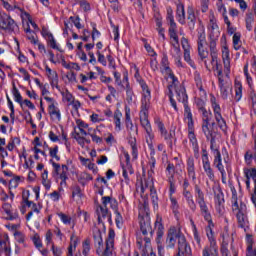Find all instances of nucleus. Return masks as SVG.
Listing matches in <instances>:
<instances>
[{
	"label": "nucleus",
	"instance_id": "nucleus-1",
	"mask_svg": "<svg viewBox=\"0 0 256 256\" xmlns=\"http://www.w3.org/2000/svg\"><path fill=\"white\" fill-rule=\"evenodd\" d=\"M140 87L142 88V110L140 111V123L147 133V137L150 141H153L155 135L153 134V129L151 128V123L149 122V107H151V90L147 83L140 80Z\"/></svg>",
	"mask_w": 256,
	"mask_h": 256
},
{
	"label": "nucleus",
	"instance_id": "nucleus-2",
	"mask_svg": "<svg viewBox=\"0 0 256 256\" xmlns=\"http://www.w3.org/2000/svg\"><path fill=\"white\" fill-rule=\"evenodd\" d=\"M208 30V47L210 51L211 65L215 68L217 75H221L223 74V70L221 68V65H219V61L217 60L219 58V49L217 48V41H219V35H221V32L219 31V26L217 25V22H215V20L210 19Z\"/></svg>",
	"mask_w": 256,
	"mask_h": 256
},
{
	"label": "nucleus",
	"instance_id": "nucleus-3",
	"mask_svg": "<svg viewBox=\"0 0 256 256\" xmlns=\"http://www.w3.org/2000/svg\"><path fill=\"white\" fill-rule=\"evenodd\" d=\"M93 239L97 255L110 256L113 254V249L115 247V230H109L105 246L103 245V233L99 228L93 230Z\"/></svg>",
	"mask_w": 256,
	"mask_h": 256
},
{
	"label": "nucleus",
	"instance_id": "nucleus-4",
	"mask_svg": "<svg viewBox=\"0 0 256 256\" xmlns=\"http://www.w3.org/2000/svg\"><path fill=\"white\" fill-rule=\"evenodd\" d=\"M178 83H179V80H177V82L175 83L172 82V84L168 86V91H169L168 97L173 109H175L176 111H179V108H177V102L175 101V99H173V89L175 90L176 99L177 101H179V103H183V105H187V99H188L185 86L183 85L177 86Z\"/></svg>",
	"mask_w": 256,
	"mask_h": 256
},
{
	"label": "nucleus",
	"instance_id": "nucleus-5",
	"mask_svg": "<svg viewBox=\"0 0 256 256\" xmlns=\"http://www.w3.org/2000/svg\"><path fill=\"white\" fill-rule=\"evenodd\" d=\"M107 205H114L117 207V200L111 198V196L102 197V205L98 204L96 206V215L98 217V223H103V219H107L108 223H113L111 219V213H109V209H107Z\"/></svg>",
	"mask_w": 256,
	"mask_h": 256
},
{
	"label": "nucleus",
	"instance_id": "nucleus-6",
	"mask_svg": "<svg viewBox=\"0 0 256 256\" xmlns=\"http://www.w3.org/2000/svg\"><path fill=\"white\" fill-rule=\"evenodd\" d=\"M205 45H207V36L205 35V28L202 27L200 31H198V39H197V49L198 55L201 61H204V65L206 69L209 70V65L207 64V57H209V51L205 49Z\"/></svg>",
	"mask_w": 256,
	"mask_h": 256
},
{
	"label": "nucleus",
	"instance_id": "nucleus-7",
	"mask_svg": "<svg viewBox=\"0 0 256 256\" xmlns=\"http://www.w3.org/2000/svg\"><path fill=\"white\" fill-rule=\"evenodd\" d=\"M145 214L139 213L138 219L140 223V230L142 235H149L153 237V228L151 227V217H149V212H147V206H144Z\"/></svg>",
	"mask_w": 256,
	"mask_h": 256
},
{
	"label": "nucleus",
	"instance_id": "nucleus-8",
	"mask_svg": "<svg viewBox=\"0 0 256 256\" xmlns=\"http://www.w3.org/2000/svg\"><path fill=\"white\" fill-rule=\"evenodd\" d=\"M18 28L17 23L8 14H1L0 16V29L2 31H8V33H13Z\"/></svg>",
	"mask_w": 256,
	"mask_h": 256
},
{
	"label": "nucleus",
	"instance_id": "nucleus-9",
	"mask_svg": "<svg viewBox=\"0 0 256 256\" xmlns=\"http://www.w3.org/2000/svg\"><path fill=\"white\" fill-rule=\"evenodd\" d=\"M238 227L247 231L249 229V218H247V205L245 203L240 204V208L236 214Z\"/></svg>",
	"mask_w": 256,
	"mask_h": 256
},
{
	"label": "nucleus",
	"instance_id": "nucleus-10",
	"mask_svg": "<svg viewBox=\"0 0 256 256\" xmlns=\"http://www.w3.org/2000/svg\"><path fill=\"white\" fill-rule=\"evenodd\" d=\"M211 103L214 111V117L219 129H221V131H227V122H225V119L221 115V106L215 102V98L211 99Z\"/></svg>",
	"mask_w": 256,
	"mask_h": 256
},
{
	"label": "nucleus",
	"instance_id": "nucleus-11",
	"mask_svg": "<svg viewBox=\"0 0 256 256\" xmlns=\"http://www.w3.org/2000/svg\"><path fill=\"white\" fill-rule=\"evenodd\" d=\"M202 163L203 169L210 181H215V172H213V168H211V162H209V154H207V150H202Z\"/></svg>",
	"mask_w": 256,
	"mask_h": 256
},
{
	"label": "nucleus",
	"instance_id": "nucleus-12",
	"mask_svg": "<svg viewBox=\"0 0 256 256\" xmlns=\"http://www.w3.org/2000/svg\"><path fill=\"white\" fill-rule=\"evenodd\" d=\"M202 131H203L207 140L217 139V126H215V122L203 123L202 124Z\"/></svg>",
	"mask_w": 256,
	"mask_h": 256
},
{
	"label": "nucleus",
	"instance_id": "nucleus-13",
	"mask_svg": "<svg viewBox=\"0 0 256 256\" xmlns=\"http://www.w3.org/2000/svg\"><path fill=\"white\" fill-rule=\"evenodd\" d=\"M200 207L201 215L204 217L205 221H207L210 227H215L213 224V219L211 218V212H209V206H207V202L205 200H200L197 202Z\"/></svg>",
	"mask_w": 256,
	"mask_h": 256
},
{
	"label": "nucleus",
	"instance_id": "nucleus-14",
	"mask_svg": "<svg viewBox=\"0 0 256 256\" xmlns=\"http://www.w3.org/2000/svg\"><path fill=\"white\" fill-rule=\"evenodd\" d=\"M170 39H172L171 45L177 57L181 55V46L179 45V36L177 35V30L168 31Z\"/></svg>",
	"mask_w": 256,
	"mask_h": 256
},
{
	"label": "nucleus",
	"instance_id": "nucleus-15",
	"mask_svg": "<svg viewBox=\"0 0 256 256\" xmlns=\"http://www.w3.org/2000/svg\"><path fill=\"white\" fill-rule=\"evenodd\" d=\"M179 235H181V231H177L175 228L170 229L166 240L167 247L173 249L177 240L179 241Z\"/></svg>",
	"mask_w": 256,
	"mask_h": 256
},
{
	"label": "nucleus",
	"instance_id": "nucleus-16",
	"mask_svg": "<svg viewBox=\"0 0 256 256\" xmlns=\"http://www.w3.org/2000/svg\"><path fill=\"white\" fill-rule=\"evenodd\" d=\"M161 65L163 69L162 71H164V73L170 77L174 84L177 83V77H175V74H173V70H171V68L169 67V59L167 58V56H163L161 60Z\"/></svg>",
	"mask_w": 256,
	"mask_h": 256
},
{
	"label": "nucleus",
	"instance_id": "nucleus-17",
	"mask_svg": "<svg viewBox=\"0 0 256 256\" xmlns=\"http://www.w3.org/2000/svg\"><path fill=\"white\" fill-rule=\"evenodd\" d=\"M45 70L48 75L51 87L59 89V75L57 74V72L51 70V68H49L47 65L45 66Z\"/></svg>",
	"mask_w": 256,
	"mask_h": 256
},
{
	"label": "nucleus",
	"instance_id": "nucleus-18",
	"mask_svg": "<svg viewBox=\"0 0 256 256\" xmlns=\"http://www.w3.org/2000/svg\"><path fill=\"white\" fill-rule=\"evenodd\" d=\"M222 59L224 63V72L226 75H229L231 73V60L229 58V48L224 47L222 49Z\"/></svg>",
	"mask_w": 256,
	"mask_h": 256
},
{
	"label": "nucleus",
	"instance_id": "nucleus-19",
	"mask_svg": "<svg viewBox=\"0 0 256 256\" xmlns=\"http://www.w3.org/2000/svg\"><path fill=\"white\" fill-rule=\"evenodd\" d=\"M202 256H219L217 243L211 242L210 246H206L202 251Z\"/></svg>",
	"mask_w": 256,
	"mask_h": 256
},
{
	"label": "nucleus",
	"instance_id": "nucleus-20",
	"mask_svg": "<svg viewBox=\"0 0 256 256\" xmlns=\"http://www.w3.org/2000/svg\"><path fill=\"white\" fill-rule=\"evenodd\" d=\"M188 138L192 143L194 151H199V143L197 142V137L195 136V126H188Z\"/></svg>",
	"mask_w": 256,
	"mask_h": 256
},
{
	"label": "nucleus",
	"instance_id": "nucleus-21",
	"mask_svg": "<svg viewBox=\"0 0 256 256\" xmlns=\"http://www.w3.org/2000/svg\"><path fill=\"white\" fill-rule=\"evenodd\" d=\"M48 113L53 121H61V111H59V108L54 103L48 106Z\"/></svg>",
	"mask_w": 256,
	"mask_h": 256
},
{
	"label": "nucleus",
	"instance_id": "nucleus-22",
	"mask_svg": "<svg viewBox=\"0 0 256 256\" xmlns=\"http://www.w3.org/2000/svg\"><path fill=\"white\" fill-rule=\"evenodd\" d=\"M187 20L190 29H195V23H197V17L195 16V10L193 7H188L187 9Z\"/></svg>",
	"mask_w": 256,
	"mask_h": 256
},
{
	"label": "nucleus",
	"instance_id": "nucleus-23",
	"mask_svg": "<svg viewBox=\"0 0 256 256\" xmlns=\"http://www.w3.org/2000/svg\"><path fill=\"white\" fill-rule=\"evenodd\" d=\"M79 132H75L74 139L77 141L78 145L81 147L85 146V137H87L88 133L85 129H78Z\"/></svg>",
	"mask_w": 256,
	"mask_h": 256
},
{
	"label": "nucleus",
	"instance_id": "nucleus-24",
	"mask_svg": "<svg viewBox=\"0 0 256 256\" xmlns=\"http://www.w3.org/2000/svg\"><path fill=\"white\" fill-rule=\"evenodd\" d=\"M3 211H5L6 215L8 217H6V219L8 221H13V219H17V217H19V214L17 212L12 213L11 212V204L9 203H4L2 206Z\"/></svg>",
	"mask_w": 256,
	"mask_h": 256
},
{
	"label": "nucleus",
	"instance_id": "nucleus-25",
	"mask_svg": "<svg viewBox=\"0 0 256 256\" xmlns=\"http://www.w3.org/2000/svg\"><path fill=\"white\" fill-rule=\"evenodd\" d=\"M184 117L187 119L188 127H195L193 122V113H191V108H189V105L187 104H184Z\"/></svg>",
	"mask_w": 256,
	"mask_h": 256
},
{
	"label": "nucleus",
	"instance_id": "nucleus-26",
	"mask_svg": "<svg viewBox=\"0 0 256 256\" xmlns=\"http://www.w3.org/2000/svg\"><path fill=\"white\" fill-rule=\"evenodd\" d=\"M176 15L178 22L181 25H185V6L182 3L177 5Z\"/></svg>",
	"mask_w": 256,
	"mask_h": 256
},
{
	"label": "nucleus",
	"instance_id": "nucleus-27",
	"mask_svg": "<svg viewBox=\"0 0 256 256\" xmlns=\"http://www.w3.org/2000/svg\"><path fill=\"white\" fill-rule=\"evenodd\" d=\"M69 173V167L65 164L62 165V170L58 176V179H61L60 185H66L67 179H69V176H67Z\"/></svg>",
	"mask_w": 256,
	"mask_h": 256
},
{
	"label": "nucleus",
	"instance_id": "nucleus-28",
	"mask_svg": "<svg viewBox=\"0 0 256 256\" xmlns=\"http://www.w3.org/2000/svg\"><path fill=\"white\" fill-rule=\"evenodd\" d=\"M167 21L169 23L168 31H177V23H175V18L173 17V10L170 9L167 12Z\"/></svg>",
	"mask_w": 256,
	"mask_h": 256
},
{
	"label": "nucleus",
	"instance_id": "nucleus-29",
	"mask_svg": "<svg viewBox=\"0 0 256 256\" xmlns=\"http://www.w3.org/2000/svg\"><path fill=\"white\" fill-rule=\"evenodd\" d=\"M155 229L157 230V241L161 239L164 235L165 228L163 227V224L161 223V218H157L155 222Z\"/></svg>",
	"mask_w": 256,
	"mask_h": 256
},
{
	"label": "nucleus",
	"instance_id": "nucleus-30",
	"mask_svg": "<svg viewBox=\"0 0 256 256\" xmlns=\"http://www.w3.org/2000/svg\"><path fill=\"white\" fill-rule=\"evenodd\" d=\"M215 203L218 207H223V204L225 203V195L221 189H218L215 193Z\"/></svg>",
	"mask_w": 256,
	"mask_h": 256
},
{
	"label": "nucleus",
	"instance_id": "nucleus-31",
	"mask_svg": "<svg viewBox=\"0 0 256 256\" xmlns=\"http://www.w3.org/2000/svg\"><path fill=\"white\" fill-rule=\"evenodd\" d=\"M51 163H52V167H53L52 177H54V179H59V175L62 171V166H61V164L56 163L53 160H51Z\"/></svg>",
	"mask_w": 256,
	"mask_h": 256
},
{
	"label": "nucleus",
	"instance_id": "nucleus-32",
	"mask_svg": "<svg viewBox=\"0 0 256 256\" xmlns=\"http://www.w3.org/2000/svg\"><path fill=\"white\" fill-rule=\"evenodd\" d=\"M128 143L132 148L133 159H137V139L130 135V139L128 140Z\"/></svg>",
	"mask_w": 256,
	"mask_h": 256
},
{
	"label": "nucleus",
	"instance_id": "nucleus-33",
	"mask_svg": "<svg viewBox=\"0 0 256 256\" xmlns=\"http://www.w3.org/2000/svg\"><path fill=\"white\" fill-rule=\"evenodd\" d=\"M12 95L14 96L16 103L23 105V96H21V93L19 92V89H17V86H15V83H13Z\"/></svg>",
	"mask_w": 256,
	"mask_h": 256
},
{
	"label": "nucleus",
	"instance_id": "nucleus-34",
	"mask_svg": "<svg viewBox=\"0 0 256 256\" xmlns=\"http://www.w3.org/2000/svg\"><path fill=\"white\" fill-rule=\"evenodd\" d=\"M150 197L152 200V205H154V209L159 207V197L157 196V191L153 189V186L150 185Z\"/></svg>",
	"mask_w": 256,
	"mask_h": 256
},
{
	"label": "nucleus",
	"instance_id": "nucleus-35",
	"mask_svg": "<svg viewBox=\"0 0 256 256\" xmlns=\"http://www.w3.org/2000/svg\"><path fill=\"white\" fill-rule=\"evenodd\" d=\"M173 135H175V131L168 132L166 130L165 132L161 133V137L168 142L169 147H173Z\"/></svg>",
	"mask_w": 256,
	"mask_h": 256
},
{
	"label": "nucleus",
	"instance_id": "nucleus-36",
	"mask_svg": "<svg viewBox=\"0 0 256 256\" xmlns=\"http://www.w3.org/2000/svg\"><path fill=\"white\" fill-rule=\"evenodd\" d=\"M0 253L11 256V246H9L5 240H0Z\"/></svg>",
	"mask_w": 256,
	"mask_h": 256
},
{
	"label": "nucleus",
	"instance_id": "nucleus-37",
	"mask_svg": "<svg viewBox=\"0 0 256 256\" xmlns=\"http://www.w3.org/2000/svg\"><path fill=\"white\" fill-rule=\"evenodd\" d=\"M233 241L231 235L229 234V227H224V232L222 233V245H229V242Z\"/></svg>",
	"mask_w": 256,
	"mask_h": 256
},
{
	"label": "nucleus",
	"instance_id": "nucleus-38",
	"mask_svg": "<svg viewBox=\"0 0 256 256\" xmlns=\"http://www.w3.org/2000/svg\"><path fill=\"white\" fill-rule=\"evenodd\" d=\"M135 97V93H133V89H131V86L129 83L126 84V101L128 105H131L133 103V98Z\"/></svg>",
	"mask_w": 256,
	"mask_h": 256
},
{
	"label": "nucleus",
	"instance_id": "nucleus-39",
	"mask_svg": "<svg viewBox=\"0 0 256 256\" xmlns=\"http://www.w3.org/2000/svg\"><path fill=\"white\" fill-rule=\"evenodd\" d=\"M194 190H195L196 201L197 202L204 201L205 193H203V190H201V187H199V185H195Z\"/></svg>",
	"mask_w": 256,
	"mask_h": 256
},
{
	"label": "nucleus",
	"instance_id": "nucleus-40",
	"mask_svg": "<svg viewBox=\"0 0 256 256\" xmlns=\"http://www.w3.org/2000/svg\"><path fill=\"white\" fill-rule=\"evenodd\" d=\"M255 22V16L253 13L247 14L246 16V29L248 31H253V23Z\"/></svg>",
	"mask_w": 256,
	"mask_h": 256
},
{
	"label": "nucleus",
	"instance_id": "nucleus-41",
	"mask_svg": "<svg viewBox=\"0 0 256 256\" xmlns=\"http://www.w3.org/2000/svg\"><path fill=\"white\" fill-rule=\"evenodd\" d=\"M233 45H234V49L236 51H239V49H241V34L240 33H235L233 35Z\"/></svg>",
	"mask_w": 256,
	"mask_h": 256
},
{
	"label": "nucleus",
	"instance_id": "nucleus-42",
	"mask_svg": "<svg viewBox=\"0 0 256 256\" xmlns=\"http://www.w3.org/2000/svg\"><path fill=\"white\" fill-rule=\"evenodd\" d=\"M121 117H123V114L120 111L114 113V123L118 131H121Z\"/></svg>",
	"mask_w": 256,
	"mask_h": 256
},
{
	"label": "nucleus",
	"instance_id": "nucleus-43",
	"mask_svg": "<svg viewBox=\"0 0 256 256\" xmlns=\"http://www.w3.org/2000/svg\"><path fill=\"white\" fill-rule=\"evenodd\" d=\"M97 133H101V131L99 129H94L93 133H88V135L92 137L94 143H103V138L97 136Z\"/></svg>",
	"mask_w": 256,
	"mask_h": 256
},
{
	"label": "nucleus",
	"instance_id": "nucleus-44",
	"mask_svg": "<svg viewBox=\"0 0 256 256\" xmlns=\"http://www.w3.org/2000/svg\"><path fill=\"white\" fill-rule=\"evenodd\" d=\"M78 239L74 235L71 236L70 246L68 247V255L73 256V249L77 248Z\"/></svg>",
	"mask_w": 256,
	"mask_h": 256
},
{
	"label": "nucleus",
	"instance_id": "nucleus-45",
	"mask_svg": "<svg viewBox=\"0 0 256 256\" xmlns=\"http://www.w3.org/2000/svg\"><path fill=\"white\" fill-rule=\"evenodd\" d=\"M72 197H83V192H81V187L77 184L72 185Z\"/></svg>",
	"mask_w": 256,
	"mask_h": 256
},
{
	"label": "nucleus",
	"instance_id": "nucleus-46",
	"mask_svg": "<svg viewBox=\"0 0 256 256\" xmlns=\"http://www.w3.org/2000/svg\"><path fill=\"white\" fill-rule=\"evenodd\" d=\"M82 247H83V251H82L83 255L84 256L89 255V251H91V240L86 239L83 242Z\"/></svg>",
	"mask_w": 256,
	"mask_h": 256
},
{
	"label": "nucleus",
	"instance_id": "nucleus-47",
	"mask_svg": "<svg viewBox=\"0 0 256 256\" xmlns=\"http://www.w3.org/2000/svg\"><path fill=\"white\" fill-rule=\"evenodd\" d=\"M49 152H50V157H52V159H56V161H61V157L57 155V153H59V146H55L54 148H49Z\"/></svg>",
	"mask_w": 256,
	"mask_h": 256
},
{
	"label": "nucleus",
	"instance_id": "nucleus-48",
	"mask_svg": "<svg viewBox=\"0 0 256 256\" xmlns=\"http://www.w3.org/2000/svg\"><path fill=\"white\" fill-rule=\"evenodd\" d=\"M202 114L203 123H209L211 118V111H208L207 108L200 110Z\"/></svg>",
	"mask_w": 256,
	"mask_h": 256
},
{
	"label": "nucleus",
	"instance_id": "nucleus-49",
	"mask_svg": "<svg viewBox=\"0 0 256 256\" xmlns=\"http://www.w3.org/2000/svg\"><path fill=\"white\" fill-rule=\"evenodd\" d=\"M246 256H256V248L253 249V240L248 241Z\"/></svg>",
	"mask_w": 256,
	"mask_h": 256
},
{
	"label": "nucleus",
	"instance_id": "nucleus-50",
	"mask_svg": "<svg viewBox=\"0 0 256 256\" xmlns=\"http://www.w3.org/2000/svg\"><path fill=\"white\" fill-rule=\"evenodd\" d=\"M62 97H63V99H65V101H67V103H69V105L75 99V97H73V94H71L69 90L62 92Z\"/></svg>",
	"mask_w": 256,
	"mask_h": 256
},
{
	"label": "nucleus",
	"instance_id": "nucleus-51",
	"mask_svg": "<svg viewBox=\"0 0 256 256\" xmlns=\"http://www.w3.org/2000/svg\"><path fill=\"white\" fill-rule=\"evenodd\" d=\"M58 217H60L61 221L64 223V225H71L72 218L71 216H68L63 213H59Z\"/></svg>",
	"mask_w": 256,
	"mask_h": 256
},
{
	"label": "nucleus",
	"instance_id": "nucleus-52",
	"mask_svg": "<svg viewBox=\"0 0 256 256\" xmlns=\"http://www.w3.org/2000/svg\"><path fill=\"white\" fill-rule=\"evenodd\" d=\"M27 40L32 43V45H37L39 43V39L35 37V32H30L29 34L26 35Z\"/></svg>",
	"mask_w": 256,
	"mask_h": 256
},
{
	"label": "nucleus",
	"instance_id": "nucleus-53",
	"mask_svg": "<svg viewBox=\"0 0 256 256\" xmlns=\"http://www.w3.org/2000/svg\"><path fill=\"white\" fill-rule=\"evenodd\" d=\"M187 171H188V174L195 172V162L193 161V158L188 159Z\"/></svg>",
	"mask_w": 256,
	"mask_h": 256
},
{
	"label": "nucleus",
	"instance_id": "nucleus-54",
	"mask_svg": "<svg viewBox=\"0 0 256 256\" xmlns=\"http://www.w3.org/2000/svg\"><path fill=\"white\" fill-rule=\"evenodd\" d=\"M231 203L233 211H238V209L241 208V206H239V202H237V195H232Z\"/></svg>",
	"mask_w": 256,
	"mask_h": 256
},
{
	"label": "nucleus",
	"instance_id": "nucleus-55",
	"mask_svg": "<svg viewBox=\"0 0 256 256\" xmlns=\"http://www.w3.org/2000/svg\"><path fill=\"white\" fill-rule=\"evenodd\" d=\"M48 43L52 49H56L59 51V46H57V41L55 40V37L53 35H50V38H48Z\"/></svg>",
	"mask_w": 256,
	"mask_h": 256
},
{
	"label": "nucleus",
	"instance_id": "nucleus-56",
	"mask_svg": "<svg viewBox=\"0 0 256 256\" xmlns=\"http://www.w3.org/2000/svg\"><path fill=\"white\" fill-rule=\"evenodd\" d=\"M70 21L75 25V27L77 29H81V19L79 18V16L77 17H74V16H71L70 18Z\"/></svg>",
	"mask_w": 256,
	"mask_h": 256
},
{
	"label": "nucleus",
	"instance_id": "nucleus-57",
	"mask_svg": "<svg viewBox=\"0 0 256 256\" xmlns=\"http://www.w3.org/2000/svg\"><path fill=\"white\" fill-rule=\"evenodd\" d=\"M14 237L18 243H25V235L21 232H15Z\"/></svg>",
	"mask_w": 256,
	"mask_h": 256
},
{
	"label": "nucleus",
	"instance_id": "nucleus-58",
	"mask_svg": "<svg viewBox=\"0 0 256 256\" xmlns=\"http://www.w3.org/2000/svg\"><path fill=\"white\" fill-rule=\"evenodd\" d=\"M145 189H149V182L144 179L140 182V193H145Z\"/></svg>",
	"mask_w": 256,
	"mask_h": 256
},
{
	"label": "nucleus",
	"instance_id": "nucleus-59",
	"mask_svg": "<svg viewBox=\"0 0 256 256\" xmlns=\"http://www.w3.org/2000/svg\"><path fill=\"white\" fill-rule=\"evenodd\" d=\"M142 256H157V255H155V252H153V248L146 246V248H144L142 252Z\"/></svg>",
	"mask_w": 256,
	"mask_h": 256
},
{
	"label": "nucleus",
	"instance_id": "nucleus-60",
	"mask_svg": "<svg viewBox=\"0 0 256 256\" xmlns=\"http://www.w3.org/2000/svg\"><path fill=\"white\" fill-rule=\"evenodd\" d=\"M170 201H171V209L173 213H175L176 211H179V203H177V199L170 198Z\"/></svg>",
	"mask_w": 256,
	"mask_h": 256
},
{
	"label": "nucleus",
	"instance_id": "nucleus-61",
	"mask_svg": "<svg viewBox=\"0 0 256 256\" xmlns=\"http://www.w3.org/2000/svg\"><path fill=\"white\" fill-rule=\"evenodd\" d=\"M51 250H52L54 256H61L63 253V251H61V248L56 247L55 244H52Z\"/></svg>",
	"mask_w": 256,
	"mask_h": 256
},
{
	"label": "nucleus",
	"instance_id": "nucleus-62",
	"mask_svg": "<svg viewBox=\"0 0 256 256\" xmlns=\"http://www.w3.org/2000/svg\"><path fill=\"white\" fill-rule=\"evenodd\" d=\"M166 171H168L170 177H174L175 175V165L168 163L167 167H166Z\"/></svg>",
	"mask_w": 256,
	"mask_h": 256
},
{
	"label": "nucleus",
	"instance_id": "nucleus-63",
	"mask_svg": "<svg viewBox=\"0 0 256 256\" xmlns=\"http://www.w3.org/2000/svg\"><path fill=\"white\" fill-rule=\"evenodd\" d=\"M229 245H221L220 253L222 256H229Z\"/></svg>",
	"mask_w": 256,
	"mask_h": 256
},
{
	"label": "nucleus",
	"instance_id": "nucleus-64",
	"mask_svg": "<svg viewBox=\"0 0 256 256\" xmlns=\"http://www.w3.org/2000/svg\"><path fill=\"white\" fill-rule=\"evenodd\" d=\"M250 100L252 107H256V94L255 91L250 92Z\"/></svg>",
	"mask_w": 256,
	"mask_h": 256
}]
</instances>
